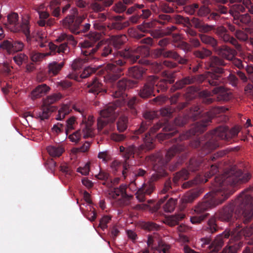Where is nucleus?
<instances>
[{
	"label": "nucleus",
	"instance_id": "nucleus-19",
	"mask_svg": "<svg viewBox=\"0 0 253 253\" xmlns=\"http://www.w3.org/2000/svg\"><path fill=\"white\" fill-rule=\"evenodd\" d=\"M156 83V76L153 75L149 76L146 83L139 90L138 93L139 96L145 99L155 96L153 92Z\"/></svg>",
	"mask_w": 253,
	"mask_h": 253
},
{
	"label": "nucleus",
	"instance_id": "nucleus-34",
	"mask_svg": "<svg viewBox=\"0 0 253 253\" xmlns=\"http://www.w3.org/2000/svg\"><path fill=\"white\" fill-rule=\"evenodd\" d=\"M186 106V103L185 102L180 103L176 108L174 106H170L166 108H164L161 109V115L165 117L171 118L173 116V113L176 111H179Z\"/></svg>",
	"mask_w": 253,
	"mask_h": 253
},
{
	"label": "nucleus",
	"instance_id": "nucleus-12",
	"mask_svg": "<svg viewBox=\"0 0 253 253\" xmlns=\"http://www.w3.org/2000/svg\"><path fill=\"white\" fill-rule=\"evenodd\" d=\"M62 97L60 93H53L48 96L43 101V104L40 111L36 113L37 117L43 121L47 119L51 113L56 110V107L51 106Z\"/></svg>",
	"mask_w": 253,
	"mask_h": 253
},
{
	"label": "nucleus",
	"instance_id": "nucleus-3",
	"mask_svg": "<svg viewBox=\"0 0 253 253\" xmlns=\"http://www.w3.org/2000/svg\"><path fill=\"white\" fill-rule=\"evenodd\" d=\"M149 48L143 45L135 48H126L125 52H120L119 55L111 58V63L107 64L105 68L108 73L104 80L108 83L113 84L123 75V71L126 65V60L129 59L134 63L138 61L143 65H148L149 61L145 58L149 55ZM137 84L136 81L123 79L116 84H112L111 90V95L115 98H122L125 99L126 96L125 91L127 89L133 87Z\"/></svg>",
	"mask_w": 253,
	"mask_h": 253
},
{
	"label": "nucleus",
	"instance_id": "nucleus-14",
	"mask_svg": "<svg viewBox=\"0 0 253 253\" xmlns=\"http://www.w3.org/2000/svg\"><path fill=\"white\" fill-rule=\"evenodd\" d=\"M78 14V9L74 7L70 10V14L63 19V24L71 33L78 35L79 34L80 26L84 19V16L75 17Z\"/></svg>",
	"mask_w": 253,
	"mask_h": 253
},
{
	"label": "nucleus",
	"instance_id": "nucleus-2",
	"mask_svg": "<svg viewBox=\"0 0 253 253\" xmlns=\"http://www.w3.org/2000/svg\"><path fill=\"white\" fill-rule=\"evenodd\" d=\"M251 177L250 173H243L237 167L233 166L224 173L214 178V188L207 194L202 202L194 208L197 215L191 216L190 221L193 224H199L210 215L206 211L221 204L236 191L238 184L247 182Z\"/></svg>",
	"mask_w": 253,
	"mask_h": 253
},
{
	"label": "nucleus",
	"instance_id": "nucleus-49",
	"mask_svg": "<svg viewBox=\"0 0 253 253\" xmlns=\"http://www.w3.org/2000/svg\"><path fill=\"white\" fill-rule=\"evenodd\" d=\"M220 38L225 42H229L234 45L237 50H240L241 48V46L238 43L237 40L234 37L230 36L227 32H226Z\"/></svg>",
	"mask_w": 253,
	"mask_h": 253
},
{
	"label": "nucleus",
	"instance_id": "nucleus-25",
	"mask_svg": "<svg viewBox=\"0 0 253 253\" xmlns=\"http://www.w3.org/2000/svg\"><path fill=\"white\" fill-rule=\"evenodd\" d=\"M163 74L165 79L158 81V78L156 77V83L155 85H156L158 92L166 91L168 89V84H171L174 82V78L166 70H164Z\"/></svg>",
	"mask_w": 253,
	"mask_h": 253
},
{
	"label": "nucleus",
	"instance_id": "nucleus-11",
	"mask_svg": "<svg viewBox=\"0 0 253 253\" xmlns=\"http://www.w3.org/2000/svg\"><path fill=\"white\" fill-rule=\"evenodd\" d=\"M214 95H211L208 91L204 90L201 92L203 96L202 102L206 104H210L215 100L217 101H227L232 98L231 92L225 90L222 86L215 87L212 90Z\"/></svg>",
	"mask_w": 253,
	"mask_h": 253
},
{
	"label": "nucleus",
	"instance_id": "nucleus-60",
	"mask_svg": "<svg viewBox=\"0 0 253 253\" xmlns=\"http://www.w3.org/2000/svg\"><path fill=\"white\" fill-rule=\"evenodd\" d=\"M194 55L198 58L201 59H204L207 57L210 56L211 54V50L203 48L201 50H197L194 51Z\"/></svg>",
	"mask_w": 253,
	"mask_h": 253
},
{
	"label": "nucleus",
	"instance_id": "nucleus-5",
	"mask_svg": "<svg viewBox=\"0 0 253 253\" xmlns=\"http://www.w3.org/2000/svg\"><path fill=\"white\" fill-rule=\"evenodd\" d=\"M251 188H248L243 191L238 198L233 202L224 206L215 214V217L222 221L234 222L235 228L236 224H240V229L249 227H243L242 223L248 224L253 220V197L248 192ZM253 228V226L249 227Z\"/></svg>",
	"mask_w": 253,
	"mask_h": 253
},
{
	"label": "nucleus",
	"instance_id": "nucleus-64",
	"mask_svg": "<svg viewBox=\"0 0 253 253\" xmlns=\"http://www.w3.org/2000/svg\"><path fill=\"white\" fill-rule=\"evenodd\" d=\"M28 56L23 53H19L13 57V60L17 65H21L28 60Z\"/></svg>",
	"mask_w": 253,
	"mask_h": 253
},
{
	"label": "nucleus",
	"instance_id": "nucleus-48",
	"mask_svg": "<svg viewBox=\"0 0 253 253\" xmlns=\"http://www.w3.org/2000/svg\"><path fill=\"white\" fill-rule=\"evenodd\" d=\"M128 118L125 116H121L119 118L117 122V127L118 130L120 132L125 131L127 128Z\"/></svg>",
	"mask_w": 253,
	"mask_h": 253
},
{
	"label": "nucleus",
	"instance_id": "nucleus-31",
	"mask_svg": "<svg viewBox=\"0 0 253 253\" xmlns=\"http://www.w3.org/2000/svg\"><path fill=\"white\" fill-rule=\"evenodd\" d=\"M196 15L199 17L205 18L207 21H213L217 17L216 13H212L209 6L204 4L200 6L198 4Z\"/></svg>",
	"mask_w": 253,
	"mask_h": 253
},
{
	"label": "nucleus",
	"instance_id": "nucleus-41",
	"mask_svg": "<svg viewBox=\"0 0 253 253\" xmlns=\"http://www.w3.org/2000/svg\"><path fill=\"white\" fill-rule=\"evenodd\" d=\"M144 73L145 69L137 66H133L128 69L129 76L135 79H141Z\"/></svg>",
	"mask_w": 253,
	"mask_h": 253
},
{
	"label": "nucleus",
	"instance_id": "nucleus-42",
	"mask_svg": "<svg viewBox=\"0 0 253 253\" xmlns=\"http://www.w3.org/2000/svg\"><path fill=\"white\" fill-rule=\"evenodd\" d=\"M185 215L181 213L171 215L166 217L165 223L170 226H174L177 225L179 221L183 219Z\"/></svg>",
	"mask_w": 253,
	"mask_h": 253
},
{
	"label": "nucleus",
	"instance_id": "nucleus-52",
	"mask_svg": "<svg viewBox=\"0 0 253 253\" xmlns=\"http://www.w3.org/2000/svg\"><path fill=\"white\" fill-rule=\"evenodd\" d=\"M71 111V109L69 105H63L58 111V114L56 116V119L57 120H63L65 117V116L70 113Z\"/></svg>",
	"mask_w": 253,
	"mask_h": 253
},
{
	"label": "nucleus",
	"instance_id": "nucleus-30",
	"mask_svg": "<svg viewBox=\"0 0 253 253\" xmlns=\"http://www.w3.org/2000/svg\"><path fill=\"white\" fill-rule=\"evenodd\" d=\"M215 52L222 58L228 61L233 59L237 53L235 49L225 45L218 46Z\"/></svg>",
	"mask_w": 253,
	"mask_h": 253
},
{
	"label": "nucleus",
	"instance_id": "nucleus-4",
	"mask_svg": "<svg viewBox=\"0 0 253 253\" xmlns=\"http://www.w3.org/2000/svg\"><path fill=\"white\" fill-rule=\"evenodd\" d=\"M240 130L238 127H234L230 130L224 126H219L213 130L207 133L202 139H196L191 141V147L194 148L200 147L201 156L209 154L219 147L220 145L219 140H223L228 143H232L237 135ZM229 152L228 149L221 150L211 156L204 159L202 156L193 157L190 159L187 165L189 171L195 172L203 168L205 161L214 162L218 158L225 156Z\"/></svg>",
	"mask_w": 253,
	"mask_h": 253
},
{
	"label": "nucleus",
	"instance_id": "nucleus-40",
	"mask_svg": "<svg viewBox=\"0 0 253 253\" xmlns=\"http://www.w3.org/2000/svg\"><path fill=\"white\" fill-rule=\"evenodd\" d=\"M7 25L11 31L14 32V29L16 28L19 24L18 22L19 16L17 13L12 12L8 14L7 16Z\"/></svg>",
	"mask_w": 253,
	"mask_h": 253
},
{
	"label": "nucleus",
	"instance_id": "nucleus-43",
	"mask_svg": "<svg viewBox=\"0 0 253 253\" xmlns=\"http://www.w3.org/2000/svg\"><path fill=\"white\" fill-rule=\"evenodd\" d=\"M190 173L188 169L184 168L180 171L175 173L173 178V182L175 185L178 184L179 180H185L189 178Z\"/></svg>",
	"mask_w": 253,
	"mask_h": 253
},
{
	"label": "nucleus",
	"instance_id": "nucleus-37",
	"mask_svg": "<svg viewBox=\"0 0 253 253\" xmlns=\"http://www.w3.org/2000/svg\"><path fill=\"white\" fill-rule=\"evenodd\" d=\"M50 90V87L45 84L38 85L32 92L33 99L41 97L47 93Z\"/></svg>",
	"mask_w": 253,
	"mask_h": 253
},
{
	"label": "nucleus",
	"instance_id": "nucleus-29",
	"mask_svg": "<svg viewBox=\"0 0 253 253\" xmlns=\"http://www.w3.org/2000/svg\"><path fill=\"white\" fill-rule=\"evenodd\" d=\"M59 4V1L58 0H55V1H52L49 6L50 11L51 14L58 18L61 17L62 15H64L70 9L71 7V4L67 3L65 5L62 7V10L59 6H57Z\"/></svg>",
	"mask_w": 253,
	"mask_h": 253
},
{
	"label": "nucleus",
	"instance_id": "nucleus-13",
	"mask_svg": "<svg viewBox=\"0 0 253 253\" xmlns=\"http://www.w3.org/2000/svg\"><path fill=\"white\" fill-rule=\"evenodd\" d=\"M56 41L58 42H63V43L59 45H56L52 42L48 44L51 52L53 53H65L66 51L68 50V44H71L73 46H76L77 44V42L75 40L74 37L71 35L67 34H61L56 40Z\"/></svg>",
	"mask_w": 253,
	"mask_h": 253
},
{
	"label": "nucleus",
	"instance_id": "nucleus-6",
	"mask_svg": "<svg viewBox=\"0 0 253 253\" xmlns=\"http://www.w3.org/2000/svg\"><path fill=\"white\" fill-rule=\"evenodd\" d=\"M240 224H236V229H233L232 231L225 230L222 233L217 235L212 242L209 237H204L201 239V246L203 248H209L212 252L218 251L223 246L224 240L230 237L235 240H238L244 238L247 241V244L253 245V228H244L240 229Z\"/></svg>",
	"mask_w": 253,
	"mask_h": 253
},
{
	"label": "nucleus",
	"instance_id": "nucleus-20",
	"mask_svg": "<svg viewBox=\"0 0 253 253\" xmlns=\"http://www.w3.org/2000/svg\"><path fill=\"white\" fill-rule=\"evenodd\" d=\"M204 80H205V77L203 75L186 76L181 80L177 81L173 85L171 89L175 90L182 89L186 85L194 84L196 82H202Z\"/></svg>",
	"mask_w": 253,
	"mask_h": 253
},
{
	"label": "nucleus",
	"instance_id": "nucleus-24",
	"mask_svg": "<svg viewBox=\"0 0 253 253\" xmlns=\"http://www.w3.org/2000/svg\"><path fill=\"white\" fill-rule=\"evenodd\" d=\"M193 26L202 33L210 34L215 29V26L205 23L202 20L193 17L191 20Z\"/></svg>",
	"mask_w": 253,
	"mask_h": 253
},
{
	"label": "nucleus",
	"instance_id": "nucleus-59",
	"mask_svg": "<svg viewBox=\"0 0 253 253\" xmlns=\"http://www.w3.org/2000/svg\"><path fill=\"white\" fill-rule=\"evenodd\" d=\"M228 12V9L227 7L222 5H218L212 10V13H216L217 15V17H216L215 20H213V21H216L218 20L221 14H227Z\"/></svg>",
	"mask_w": 253,
	"mask_h": 253
},
{
	"label": "nucleus",
	"instance_id": "nucleus-23",
	"mask_svg": "<svg viewBox=\"0 0 253 253\" xmlns=\"http://www.w3.org/2000/svg\"><path fill=\"white\" fill-rule=\"evenodd\" d=\"M216 219L215 216H212L209 219L207 224L202 228V232L203 235L211 238L212 234L218 231L219 227L216 223Z\"/></svg>",
	"mask_w": 253,
	"mask_h": 253
},
{
	"label": "nucleus",
	"instance_id": "nucleus-35",
	"mask_svg": "<svg viewBox=\"0 0 253 253\" xmlns=\"http://www.w3.org/2000/svg\"><path fill=\"white\" fill-rule=\"evenodd\" d=\"M233 22L234 24L239 26L247 25L251 26V17L249 14H238L236 13L235 17L233 18Z\"/></svg>",
	"mask_w": 253,
	"mask_h": 253
},
{
	"label": "nucleus",
	"instance_id": "nucleus-28",
	"mask_svg": "<svg viewBox=\"0 0 253 253\" xmlns=\"http://www.w3.org/2000/svg\"><path fill=\"white\" fill-rule=\"evenodd\" d=\"M88 92L93 93L94 95L104 94L106 89L103 87L102 84L96 78L88 83Z\"/></svg>",
	"mask_w": 253,
	"mask_h": 253
},
{
	"label": "nucleus",
	"instance_id": "nucleus-47",
	"mask_svg": "<svg viewBox=\"0 0 253 253\" xmlns=\"http://www.w3.org/2000/svg\"><path fill=\"white\" fill-rule=\"evenodd\" d=\"M127 188L126 185L121 184L119 187L114 188L109 194L113 199H116L119 196H122L126 192Z\"/></svg>",
	"mask_w": 253,
	"mask_h": 253
},
{
	"label": "nucleus",
	"instance_id": "nucleus-63",
	"mask_svg": "<svg viewBox=\"0 0 253 253\" xmlns=\"http://www.w3.org/2000/svg\"><path fill=\"white\" fill-rule=\"evenodd\" d=\"M198 8V3H194L185 6L184 7V10L186 13L189 15H193L196 13L197 14V10Z\"/></svg>",
	"mask_w": 253,
	"mask_h": 253
},
{
	"label": "nucleus",
	"instance_id": "nucleus-27",
	"mask_svg": "<svg viewBox=\"0 0 253 253\" xmlns=\"http://www.w3.org/2000/svg\"><path fill=\"white\" fill-rule=\"evenodd\" d=\"M124 18V16L121 15L109 16L108 19L111 22L108 24L107 28L109 29L121 30L128 27L127 22H122Z\"/></svg>",
	"mask_w": 253,
	"mask_h": 253
},
{
	"label": "nucleus",
	"instance_id": "nucleus-57",
	"mask_svg": "<svg viewBox=\"0 0 253 253\" xmlns=\"http://www.w3.org/2000/svg\"><path fill=\"white\" fill-rule=\"evenodd\" d=\"M156 70L157 71H160L164 70L165 67L173 68L176 66V64L171 61L165 60L162 62L156 64Z\"/></svg>",
	"mask_w": 253,
	"mask_h": 253
},
{
	"label": "nucleus",
	"instance_id": "nucleus-54",
	"mask_svg": "<svg viewBox=\"0 0 253 253\" xmlns=\"http://www.w3.org/2000/svg\"><path fill=\"white\" fill-rule=\"evenodd\" d=\"M177 8V7L175 5L174 3H172V5H170L169 3L166 2L161 3V11L164 14L173 13Z\"/></svg>",
	"mask_w": 253,
	"mask_h": 253
},
{
	"label": "nucleus",
	"instance_id": "nucleus-50",
	"mask_svg": "<svg viewBox=\"0 0 253 253\" xmlns=\"http://www.w3.org/2000/svg\"><path fill=\"white\" fill-rule=\"evenodd\" d=\"M138 101L139 99L136 96L129 98L127 101L128 108L131 114L134 116L136 115L137 113L136 107Z\"/></svg>",
	"mask_w": 253,
	"mask_h": 253
},
{
	"label": "nucleus",
	"instance_id": "nucleus-61",
	"mask_svg": "<svg viewBox=\"0 0 253 253\" xmlns=\"http://www.w3.org/2000/svg\"><path fill=\"white\" fill-rule=\"evenodd\" d=\"M142 227L144 229L149 231H158L160 228L158 224L151 221L144 222L142 225Z\"/></svg>",
	"mask_w": 253,
	"mask_h": 253
},
{
	"label": "nucleus",
	"instance_id": "nucleus-15",
	"mask_svg": "<svg viewBox=\"0 0 253 253\" xmlns=\"http://www.w3.org/2000/svg\"><path fill=\"white\" fill-rule=\"evenodd\" d=\"M218 171V167L216 165H211L210 170L207 172L204 176L200 174L197 175L194 179L183 183L182 187L183 188H188L195 184L206 183L208 178L216 174Z\"/></svg>",
	"mask_w": 253,
	"mask_h": 253
},
{
	"label": "nucleus",
	"instance_id": "nucleus-7",
	"mask_svg": "<svg viewBox=\"0 0 253 253\" xmlns=\"http://www.w3.org/2000/svg\"><path fill=\"white\" fill-rule=\"evenodd\" d=\"M88 39L79 43L82 53L85 56L84 60L107 57L112 53V46L110 44L100 41L101 35L97 32H91L86 35Z\"/></svg>",
	"mask_w": 253,
	"mask_h": 253
},
{
	"label": "nucleus",
	"instance_id": "nucleus-22",
	"mask_svg": "<svg viewBox=\"0 0 253 253\" xmlns=\"http://www.w3.org/2000/svg\"><path fill=\"white\" fill-rule=\"evenodd\" d=\"M28 17L23 18L21 24L14 29L13 32H22L26 37V41L28 43H31L32 40H34L35 37L31 33L30 22Z\"/></svg>",
	"mask_w": 253,
	"mask_h": 253
},
{
	"label": "nucleus",
	"instance_id": "nucleus-21",
	"mask_svg": "<svg viewBox=\"0 0 253 253\" xmlns=\"http://www.w3.org/2000/svg\"><path fill=\"white\" fill-rule=\"evenodd\" d=\"M24 46L23 42L19 41L4 40L0 42V47L5 49L9 54L21 51Z\"/></svg>",
	"mask_w": 253,
	"mask_h": 253
},
{
	"label": "nucleus",
	"instance_id": "nucleus-62",
	"mask_svg": "<svg viewBox=\"0 0 253 253\" xmlns=\"http://www.w3.org/2000/svg\"><path fill=\"white\" fill-rule=\"evenodd\" d=\"M245 11V8L243 5L241 4H235L233 5L232 8L230 10V13L232 15L233 18L235 17V14L237 13L241 14L240 12H243Z\"/></svg>",
	"mask_w": 253,
	"mask_h": 253
},
{
	"label": "nucleus",
	"instance_id": "nucleus-10",
	"mask_svg": "<svg viewBox=\"0 0 253 253\" xmlns=\"http://www.w3.org/2000/svg\"><path fill=\"white\" fill-rule=\"evenodd\" d=\"M117 106L114 103L109 104L104 109L100 111V117L97 119V128L101 131L103 128L108 125L109 130L112 131L114 128V125L112 123L116 118V110Z\"/></svg>",
	"mask_w": 253,
	"mask_h": 253
},
{
	"label": "nucleus",
	"instance_id": "nucleus-51",
	"mask_svg": "<svg viewBox=\"0 0 253 253\" xmlns=\"http://www.w3.org/2000/svg\"><path fill=\"white\" fill-rule=\"evenodd\" d=\"M158 17L155 18V21L161 25H166L169 22H172V16L164 13L158 14Z\"/></svg>",
	"mask_w": 253,
	"mask_h": 253
},
{
	"label": "nucleus",
	"instance_id": "nucleus-44",
	"mask_svg": "<svg viewBox=\"0 0 253 253\" xmlns=\"http://www.w3.org/2000/svg\"><path fill=\"white\" fill-rule=\"evenodd\" d=\"M189 42L190 43V44L186 42H181V47L185 50H190L191 46L196 48L201 45L200 42L196 37H189Z\"/></svg>",
	"mask_w": 253,
	"mask_h": 253
},
{
	"label": "nucleus",
	"instance_id": "nucleus-32",
	"mask_svg": "<svg viewBox=\"0 0 253 253\" xmlns=\"http://www.w3.org/2000/svg\"><path fill=\"white\" fill-rule=\"evenodd\" d=\"M177 134L178 131L175 129V127L167 123L163 128V132L159 133L157 135V137L160 141H163Z\"/></svg>",
	"mask_w": 253,
	"mask_h": 253
},
{
	"label": "nucleus",
	"instance_id": "nucleus-55",
	"mask_svg": "<svg viewBox=\"0 0 253 253\" xmlns=\"http://www.w3.org/2000/svg\"><path fill=\"white\" fill-rule=\"evenodd\" d=\"M177 202V197L170 198L167 203L163 206L164 211L166 212H171L174 210Z\"/></svg>",
	"mask_w": 253,
	"mask_h": 253
},
{
	"label": "nucleus",
	"instance_id": "nucleus-58",
	"mask_svg": "<svg viewBox=\"0 0 253 253\" xmlns=\"http://www.w3.org/2000/svg\"><path fill=\"white\" fill-rule=\"evenodd\" d=\"M159 54L166 58H171L175 60L178 58V54L175 51L171 50H165L164 48L159 50Z\"/></svg>",
	"mask_w": 253,
	"mask_h": 253
},
{
	"label": "nucleus",
	"instance_id": "nucleus-26",
	"mask_svg": "<svg viewBox=\"0 0 253 253\" xmlns=\"http://www.w3.org/2000/svg\"><path fill=\"white\" fill-rule=\"evenodd\" d=\"M172 188V183L170 179H168L165 182L164 187L161 190V194H167L163 197H161L159 201L157 202L154 206L155 209L157 211L158 210L161 206L164 203L165 201L169 197V195H172L173 193V191H170V190Z\"/></svg>",
	"mask_w": 253,
	"mask_h": 253
},
{
	"label": "nucleus",
	"instance_id": "nucleus-33",
	"mask_svg": "<svg viewBox=\"0 0 253 253\" xmlns=\"http://www.w3.org/2000/svg\"><path fill=\"white\" fill-rule=\"evenodd\" d=\"M203 190L202 188H198L193 189L186 193L181 199L180 201L183 205L192 203L202 193ZM184 206V205H183Z\"/></svg>",
	"mask_w": 253,
	"mask_h": 253
},
{
	"label": "nucleus",
	"instance_id": "nucleus-17",
	"mask_svg": "<svg viewBox=\"0 0 253 253\" xmlns=\"http://www.w3.org/2000/svg\"><path fill=\"white\" fill-rule=\"evenodd\" d=\"M82 136L85 139L91 137L93 136L92 130L90 125L87 124H83L81 129L70 134L68 138L71 141L77 143Z\"/></svg>",
	"mask_w": 253,
	"mask_h": 253
},
{
	"label": "nucleus",
	"instance_id": "nucleus-16",
	"mask_svg": "<svg viewBox=\"0 0 253 253\" xmlns=\"http://www.w3.org/2000/svg\"><path fill=\"white\" fill-rule=\"evenodd\" d=\"M143 117L147 121L142 122L139 128L134 131L132 136L134 139L139 138V135L141 136L143 135L142 133L148 128L150 125V121L155 119L157 117V114L154 111H146L144 112ZM143 135H144L145 134Z\"/></svg>",
	"mask_w": 253,
	"mask_h": 253
},
{
	"label": "nucleus",
	"instance_id": "nucleus-36",
	"mask_svg": "<svg viewBox=\"0 0 253 253\" xmlns=\"http://www.w3.org/2000/svg\"><path fill=\"white\" fill-rule=\"evenodd\" d=\"M199 37L203 43L211 46L214 51L216 50L218 46L217 40L211 36L203 34H199Z\"/></svg>",
	"mask_w": 253,
	"mask_h": 253
},
{
	"label": "nucleus",
	"instance_id": "nucleus-56",
	"mask_svg": "<svg viewBox=\"0 0 253 253\" xmlns=\"http://www.w3.org/2000/svg\"><path fill=\"white\" fill-rule=\"evenodd\" d=\"M155 20L149 22H143L142 24L138 25L137 28L143 33H150L152 29L155 27Z\"/></svg>",
	"mask_w": 253,
	"mask_h": 253
},
{
	"label": "nucleus",
	"instance_id": "nucleus-1",
	"mask_svg": "<svg viewBox=\"0 0 253 253\" xmlns=\"http://www.w3.org/2000/svg\"><path fill=\"white\" fill-rule=\"evenodd\" d=\"M212 116L209 113H206L205 116L201 118L200 121L195 123L191 128L185 133L178 135L171 139L170 141L173 145L165 154V158L161 152H158L150 156V160L153 165V169L155 173L153 174L148 182L143 184L136 192L135 195L137 199L140 202H144L145 195H150L155 189L154 182L160 178L168 175L167 165L170 159L177 153L184 151L186 147L181 141L183 139L190 138L193 135H198L203 132L211 122Z\"/></svg>",
	"mask_w": 253,
	"mask_h": 253
},
{
	"label": "nucleus",
	"instance_id": "nucleus-45",
	"mask_svg": "<svg viewBox=\"0 0 253 253\" xmlns=\"http://www.w3.org/2000/svg\"><path fill=\"white\" fill-rule=\"evenodd\" d=\"M170 245L162 240H158L155 251L159 253H170Z\"/></svg>",
	"mask_w": 253,
	"mask_h": 253
},
{
	"label": "nucleus",
	"instance_id": "nucleus-9",
	"mask_svg": "<svg viewBox=\"0 0 253 253\" xmlns=\"http://www.w3.org/2000/svg\"><path fill=\"white\" fill-rule=\"evenodd\" d=\"M226 64L223 59L217 56H212L210 62L211 71L206 72L204 75L205 81L211 86H218L223 83L222 75L224 73V69L221 67L225 66Z\"/></svg>",
	"mask_w": 253,
	"mask_h": 253
},
{
	"label": "nucleus",
	"instance_id": "nucleus-46",
	"mask_svg": "<svg viewBox=\"0 0 253 253\" xmlns=\"http://www.w3.org/2000/svg\"><path fill=\"white\" fill-rule=\"evenodd\" d=\"M47 150L50 156L53 157H60L64 151L61 146L57 145L47 147Z\"/></svg>",
	"mask_w": 253,
	"mask_h": 253
},
{
	"label": "nucleus",
	"instance_id": "nucleus-53",
	"mask_svg": "<svg viewBox=\"0 0 253 253\" xmlns=\"http://www.w3.org/2000/svg\"><path fill=\"white\" fill-rule=\"evenodd\" d=\"M132 198V195L127 194L126 192L124 194L122 195L121 198L116 201V204L120 207L127 206L129 204Z\"/></svg>",
	"mask_w": 253,
	"mask_h": 253
},
{
	"label": "nucleus",
	"instance_id": "nucleus-18",
	"mask_svg": "<svg viewBox=\"0 0 253 253\" xmlns=\"http://www.w3.org/2000/svg\"><path fill=\"white\" fill-rule=\"evenodd\" d=\"M201 111L198 106H193L190 110V112L185 115L184 117L179 116L174 120V124L176 126H183L187 123L188 119L196 120L201 116Z\"/></svg>",
	"mask_w": 253,
	"mask_h": 253
},
{
	"label": "nucleus",
	"instance_id": "nucleus-39",
	"mask_svg": "<svg viewBox=\"0 0 253 253\" xmlns=\"http://www.w3.org/2000/svg\"><path fill=\"white\" fill-rule=\"evenodd\" d=\"M64 65V62L58 63L56 61H53L50 63L48 65V74L50 76L57 75Z\"/></svg>",
	"mask_w": 253,
	"mask_h": 253
},
{
	"label": "nucleus",
	"instance_id": "nucleus-8",
	"mask_svg": "<svg viewBox=\"0 0 253 253\" xmlns=\"http://www.w3.org/2000/svg\"><path fill=\"white\" fill-rule=\"evenodd\" d=\"M141 138L143 141V143L139 147H136L133 145L129 146L127 148L123 146L120 147V151L121 152L124 153V157L125 158L122 171V174L125 178L127 175L129 169L132 167L129 163V158L135 153L139 154L142 152H146L154 148L153 139L149 132L145 133L144 135H142Z\"/></svg>",
	"mask_w": 253,
	"mask_h": 253
},
{
	"label": "nucleus",
	"instance_id": "nucleus-38",
	"mask_svg": "<svg viewBox=\"0 0 253 253\" xmlns=\"http://www.w3.org/2000/svg\"><path fill=\"white\" fill-rule=\"evenodd\" d=\"M127 40V37L125 35L113 36L111 37L110 44L116 49H120Z\"/></svg>",
	"mask_w": 253,
	"mask_h": 253
}]
</instances>
